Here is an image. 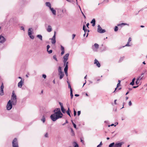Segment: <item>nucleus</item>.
I'll return each instance as SVG.
<instances>
[{
	"instance_id": "4be33fe9",
	"label": "nucleus",
	"mask_w": 147,
	"mask_h": 147,
	"mask_svg": "<svg viewBox=\"0 0 147 147\" xmlns=\"http://www.w3.org/2000/svg\"><path fill=\"white\" fill-rule=\"evenodd\" d=\"M61 112L59 108L55 109L54 111V112L55 113V112Z\"/></svg>"
},
{
	"instance_id": "9d476101",
	"label": "nucleus",
	"mask_w": 147,
	"mask_h": 147,
	"mask_svg": "<svg viewBox=\"0 0 147 147\" xmlns=\"http://www.w3.org/2000/svg\"><path fill=\"white\" fill-rule=\"evenodd\" d=\"M69 55V53H67L63 57V62H66L67 61L68 59V57Z\"/></svg>"
},
{
	"instance_id": "2eb2a0df",
	"label": "nucleus",
	"mask_w": 147,
	"mask_h": 147,
	"mask_svg": "<svg viewBox=\"0 0 147 147\" xmlns=\"http://www.w3.org/2000/svg\"><path fill=\"white\" fill-rule=\"evenodd\" d=\"M50 9L51 10L52 13L54 15H56V11L55 9H54L53 8L51 7Z\"/></svg>"
},
{
	"instance_id": "393cba45",
	"label": "nucleus",
	"mask_w": 147,
	"mask_h": 147,
	"mask_svg": "<svg viewBox=\"0 0 147 147\" xmlns=\"http://www.w3.org/2000/svg\"><path fill=\"white\" fill-rule=\"evenodd\" d=\"M58 72L59 73V74H60L61 73H63V72H62L61 71V67L59 66V67L58 69Z\"/></svg>"
},
{
	"instance_id": "58836bf2",
	"label": "nucleus",
	"mask_w": 147,
	"mask_h": 147,
	"mask_svg": "<svg viewBox=\"0 0 147 147\" xmlns=\"http://www.w3.org/2000/svg\"><path fill=\"white\" fill-rule=\"evenodd\" d=\"M68 68V67H67V66L65 67L64 69V72L66 71V72L67 71Z\"/></svg>"
},
{
	"instance_id": "338daca9",
	"label": "nucleus",
	"mask_w": 147,
	"mask_h": 147,
	"mask_svg": "<svg viewBox=\"0 0 147 147\" xmlns=\"http://www.w3.org/2000/svg\"><path fill=\"white\" fill-rule=\"evenodd\" d=\"M65 73L66 75L67 76L68 75L67 71L66 72L65 71Z\"/></svg>"
},
{
	"instance_id": "c85d7f7f",
	"label": "nucleus",
	"mask_w": 147,
	"mask_h": 147,
	"mask_svg": "<svg viewBox=\"0 0 147 147\" xmlns=\"http://www.w3.org/2000/svg\"><path fill=\"white\" fill-rule=\"evenodd\" d=\"M69 107H68V110L66 111V113H67V114L70 116L71 117V115L70 114V113L69 112Z\"/></svg>"
},
{
	"instance_id": "de8ad7c7",
	"label": "nucleus",
	"mask_w": 147,
	"mask_h": 147,
	"mask_svg": "<svg viewBox=\"0 0 147 147\" xmlns=\"http://www.w3.org/2000/svg\"><path fill=\"white\" fill-rule=\"evenodd\" d=\"M47 51H48L49 54H51L52 52V50H51L49 51L48 50Z\"/></svg>"
},
{
	"instance_id": "a19ab883",
	"label": "nucleus",
	"mask_w": 147,
	"mask_h": 147,
	"mask_svg": "<svg viewBox=\"0 0 147 147\" xmlns=\"http://www.w3.org/2000/svg\"><path fill=\"white\" fill-rule=\"evenodd\" d=\"M129 42H127V44L125 46L123 47H124L125 46H130L131 45H129Z\"/></svg>"
},
{
	"instance_id": "ea45409f",
	"label": "nucleus",
	"mask_w": 147,
	"mask_h": 147,
	"mask_svg": "<svg viewBox=\"0 0 147 147\" xmlns=\"http://www.w3.org/2000/svg\"><path fill=\"white\" fill-rule=\"evenodd\" d=\"M118 27L117 26H115L114 28V31L115 32L117 31L118 30Z\"/></svg>"
},
{
	"instance_id": "13d9d810",
	"label": "nucleus",
	"mask_w": 147,
	"mask_h": 147,
	"mask_svg": "<svg viewBox=\"0 0 147 147\" xmlns=\"http://www.w3.org/2000/svg\"><path fill=\"white\" fill-rule=\"evenodd\" d=\"M80 113H81V112H80V111H78V116H79L80 115Z\"/></svg>"
},
{
	"instance_id": "774afa93",
	"label": "nucleus",
	"mask_w": 147,
	"mask_h": 147,
	"mask_svg": "<svg viewBox=\"0 0 147 147\" xmlns=\"http://www.w3.org/2000/svg\"><path fill=\"white\" fill-rule=\"evenodd\" d=\"M120 85V83H118L117 85V87H118Z\"/></svg>"
},
{
	"instance_id": "603ef678",
	"label": "nucleus",
	"mask_w": 147,
	"mask_h": 147,
	"mask_svg": "<svg viewBox=\"0 0 147 147\" xmlns=\"http://www.w3.org/2000/svg\"><path fill=\"white\" fill-rule=\"evenodd\" d=\"M42 76L44 79H45L46 78V76L45 74H43Z\"/></svg>"
},
{
	"instance_id": "dca6fc26",
	"label": "nucleus",
	"mask_w": 147,
	"mask_h": 147,
	"mask_svg": "<svg viewBox=\"0 0 147 147\" xmlns=\"http://www.w3.org/2000/svg\"><path fill=\"white\" fill-rule=\"evenodd\" d=\"M52 28L51 26L49 25L48 28L47 29V31L48 32H50L52 31Z\"/></svg>"
},
{
	"instance_id": "2f4dec72",
	"label": "nucleus",
	"mask_w": 147,
	"mask_h": 147,
	"mask_svg": "<svg viewBox=\"0 0 147 147\" xmlns=\"http://www.w3.org/2000/svg\"><path fill=\"white\" fill-rule=\"evenodd\" d=\"M70 95L71 96V99H72L73 97V92L72 90H70Z\"/></svg>"
},
{
	"instance_id": "09e8293b",
	"label": "nucleus",
	"mask_w": 147,
	"mask_h": 147,
	"mask_svg": "<svg viewBox=\"0 0 147 147\" xmlns=\"http://www.w3.org/2000/svg\"><path fill=\"white\" fill-rule=\"evenodd\" d=\"M62 11V13H66V9H64Z\"/></svg>"
},
{
	"instance_id": "f03ea898",
	"label": "nucleus",
	"mask_w": 147,
	"mask_h": 147,
	"mask_svg": "<svg viewBox=\"0 0 147 147\" xmlns=\"http://www.w3.org/2000/svg\"><path fill=\"white\" fill-rule=\"evenodd\" d=\"M12 104L11 102V100H9L7 102L6 106V109L8 110H10L12 107Z\"/></svg>"
},
{
	"instance_id": "e2e57ef3",
	"label": "nucleus",
	"mask_w": 147,
	"mask_h": 147,
	"mask_svg": "<svg viewBox=\"0 0 147 147\" xmlns=\"http://www.w3.org/2000/svg\"><path fill=\"white\" fill-rule=\"evenodd\" d=\"M141 78V76H139V77L138 78H137V79H138V80H139L140 79V80H141V79H140V78Z\"/></svg>"
},
{
	"instance_id": "f3484780",
	"label": "nucleus",
	"mask_w": 147,
	"mask_h": 147,
	"mask_svg": "<svg viewBox=\"0 0 147 147\" xmlns=\"http://www.w3.org/2000/svg\"><path fill=\"white\" fill-rule=\"evenodd\" d=\"M85 27H86V26H85V25H84L83 26V29L84 31L85 32V33L84 34V36L86 35V33H85L86 32H89V31L88 30H87L86 29H85Z\"/></svg>"
},
{
	"instance_id": "aec40b11",
	"label": "nucleus",
	"mask_w": 147,
	"mask_h": 147,
	"mask_svg": "<svg viewBox=\"0 0 147 147\" xmlns=\"http://www.w3.org/2000/svg\"><path fill=\"white\" fill-rule=\"evenodd\" d=\"M46 5L47 6L49 7V9H50L51 8V4L50 2H46Z\"/></svg>"
},
{
	"instance_id": "680f3d73",
	"label": "nucleus",
	"mask_w": 147,
	"mask_h": 147,
	"mask_svg": "<svg viewBox=\"0 0 147 147\" xmlns=\"http://www.w3.org/2000/svg\"><path fill=\"white\" fill-rule=\"evenodd\" d=\"M89 23H87L86 24V26L88 28H88V26L89 25Z\"/></svg>"
},
{
	"instance_id": "412c9836",
	"label": "nucleus",
	"mask_w": 147,
	"mask_h": 147,
	"mask_svg": "<svg viewBox=\"0 0 147 147\" xmlns=\"http://www.w3.org/2000/svg\"><path fill=\"white\" fill-rule=\"evenodd\" d=\"M59 75L60 76V79H62L64 76V74L63 73L59 74Z\"/></svg>"
},
{
	"instance_id": "20e7f679",
	"label": "nucleus",
	"mask_w": 147,
	"mask_h": 147,
	"mask_svg": "<svg viewBox=\"0 0 147 147\" xmlns=\"http://www.w3.org/2000/svg\"><path fill=\"white\" fill-rule=\"evenodd\" d=\"M32 28H29L28 30V34L30 38L32 39H33L34 38V36L32 34Z\"/></svg>"
},
{
	"instance_id": "6e6d98bb",
	"label": "nucleus",
	"mask_w": 147,
	"mask_h": 147,
	"mask_svg": "<svg viewBox=\"0 0 147 147\" xmlns=\"http://www.w3.org/2000/svg\"><path fill=\"white\" fill-rule=\"evenodd\" d=\"M75 36H76V35H75V34H72V39H73V40L74 39V37H75Z\"/></svg>"
},
{
	"instance_id": "4d7b16f0",
	"label": "nucleus",
	"mask_w": 147,
	"mask_h": 147,
	"mask_svg": "<svg viewBox=\"0 0 147 147\" xmlns=\"http://www.w3.org/2000/svg\"><path fill=\"white\" fill-rule=\"evenodd\" d=\"M132 105V103L131 101H130L129 102V105L131 106Z\"/></svg>"
},
{
	"instance_id": "f8f14e48",
	"label": "nucleus",
	"mask_w": 147,
	"mask_h": 147,
	"mask_svg": "<svg viewBox=\"0 0 147 147\" xmlns=\"http://www.w3.org/2000/svg\"><path fill=\"white\" fill-rule=\"evenodd\" d=\"M94 64H96V66L98 67H100V63L96 59L94 60Z\"/></svg>"
},
{
	"instance_id": "bb28decb",
	"label": "nucleus",
	"mask_w": 147,
	"mask_h": 147,
	"mask_svg": "<svg viewBox=\"0 0 147 147\" xmlns=\"http://www.w3.org/2000/svg\"><path fill=\"white\" fill-rule=\"evenodd\" d=\"M67 82L68 84V88L70 89V90H72V88L70 85V83L68 81H67Z\"/></svg>"
},
{
	"instance_id": "052dcab7",
	"label": "nucleus",
	"mask_w": 147,
	"mask_h": 147,
	"mask_svg": "<svg viewBox=\"0 0 147 147\" xmlns=\"http://www.w3.org/2000/svg\"><path fill=\"white\" fill-rule=\"evenodd\" d=\"M21 29L22 30H23L24 31V28L23 27H21Z\"/></svg>"
},
{
	"instance_id": "f704fd0d",
	"label": "nucleus",
	"mask_w": 147,
	"mask_h": 147,
	"mask_svg": "<svg viewBox=\"0 0 147 147\" xmlns=\"http://www.w3.org/2000/svg\"><path fill=\"white\" fill-rule=\"evenodd\" d=\"M64 65H65V66H67L68 67V62L66 61V62H63Z\"/></svg>"
},
{
	"instance_id": "69168bd1",
	"label": "nucleus",
	"mask_w": 147,
	"mask_h": 147,
	"mask_svg": "<svg viewBox=\"0 0 147 147\" xmlns=\"http://www.w3.org/2000/svg\"><path fill=\"white\" fill-rule=\"evenodd\" d=\"M138 86H134L133 87V88H137V87H138Z\"/></svg>"
},
{
	"instance_id": "ddd939ff",
	"label": "nucleus",
	"mask_w": 147,
	"mask_h": 147,
	"mask_svg": "<svg viewBox=\"0 0 147 147\" xmlns=\"http://www.w3.org/2000/svg\"><path fill=\"white\" fill-rule=\"evenodd\" d=\"M24 82V80H21L20 82H19L18 84V87L20 88H21L22 85L23 84Z\"/></svg>"
},
{
	"instance_id": "c756f323",
	"label": "nucleus",
	"mask_w": 147,
	"mask_h": 147,
	"mask_svg": "<svg viewBox=\"0 0 147 147\" xmlns=\"http://www.w3.org/2000/svg\"><path fill=\"white\" fill-rule=\"evenodd\" d=\"M70 129L71 130V136H74L75 135V133L73 129L72 128H71Z\"/></svg>"
},
{
	"instance_id": "72a5a7b5",
	"label": "nucleus",
	"mask_w": 147,
	"mask_h": 147,
	"mask_svg": "<svg viewBox=\"0 0 147 147\" xmlns=\"http://www.w3.org/2000/svg\"><path fill=\"white\" fill-rule=\"evenodd\" d=\"M115 145V143L114 142H113L109 144V147H114V146Z\"/></svg>"
},
{
	"instance_id": "cd10ccee",
	"label": "nucleus",
	"mask_w": 147,
	"mask_h": 147,
	"mask_svg": "<svg viewBox=\"0 0 147 147\" xmlns=\"http://www.w3.org/2000/svg\"><path fill=\"white\" fill-rule=\"evenodd\" d=\"M127 25L128 26H129V24H127L126 23H121V24H118L117 26H121V25L124 26V25Z\"/></svg>"
},
{
	"instance_id": "c03bdc74",
	"label": "nucleus",
	"mask_w": 147,
	"mask_h": 147,
	"mask_svg": "<svg viewBox=\"0 0 147 147\" xmlns=\"http://www.w3.org/2000/svg\"><path fill=\"white\" fill-rule=\"evenodd\" d=\"M74 147H79L78 145L77 144V143L75 142L74 143Z\"/></svg>"
},
{
	"instance_id": "7ed1b4c3",
	"label": "nucleus",
	"mask_w": 147,
	"mask_h": 147,
	"mask_svg": "<svg viewBox=\"0 0 147 147\" xmlns=\"http://www.w3.org/2000/svg\"><path fill=\"white\" fill-rule=\"evenodd\" d=\"M12 147H19L17 139L15 138L12 141Z\"/></svg>"
},
{
	"instance_id": "c9c22d12",
	"label": "nucleus",
	"mask_w": 147,
	"mask_h": 147,
	"mask_svg": "<svg viewBox=\"0 0 147 147\" xmlns=\"http://www.w3.org/2000/svg\"><path fill=\"white\" fill-rule=\"evenodd\" d=\"M44 136L45 138H48L49 137V134L48 133H46L44 135Z\"/></svg>"
},
{
	"instance_id": "6e6552de",
	"label": "nucleus",
	"mask_w": 147,
	"mask_h": 147,
	"mask_svg": "<svg viewBox=\"0 0 147 147\" xmlns=\"http://www.w3.org/2000/svg\"><path fill=\"white\" fill-rule=\"evenodd\" d=\"M55 33L56 32L55 31L54 32V34L53 37L52 38L50 39L51 40V43L53 44H55L56 42L55 40Z\"/></svg>"
},
{
	"instance_id": "1a4fd4ad",
	"label": "nucleus",
	"mask_w": 147,
	"mask_h": 147,
	"mask_svg": "<svg viewBox=\"0 0 147 147\" xmlns=\"http://www.w3.org/2000/svg\"><path fill=\"white\" fill-rule=\"evenodd\" d=\"M6 39L3 36L0 35V42L2 44L4 43L6 41Z\"/></svg>"
},
{
	"instance_id": "49530a36",
	"label": "nucleus",
	"mask_w": 147,
	"mask_h": 147,
	"mask_svg": "<svg viewBox=\"0 0 147 147\" xmlns=\"http://www.w3.org/2000/svg\"><path fill=\"white\" fill-rule=\"evenodd\" d=\"M59 104L60 105V106H61V107H63V104L61 103V102H59Z\"/></svg>"
},
{
	"instance_id": "37998d69",
	"label": "nucleus",
	"mask_w": 147,
	"mask_h": 147,
	"mask_svg": "<svg viewBox=\"0 0 147 147\" xmlns=\"http://www.w3.org/2000/svg\"><path fill=\"white\" fill-rule=\"evenodd\" d=\"M72 123L74 127L76 129V125L72 121Z\"/></svg>"
},
{
	"instance_id": "6ab92c4d",
	"label": "nucleus",
	"mask_w": 147,
	"mask_h": 147,
	"mask_svg": "<svg viewBox=\"0 0 147 147\" xmlns=\"http://www.w3.org/2000/svg\"><path fill=\"white\" fill-rule=\"evenodd\" d=\"M17 99L15 100H11V102L13 105H16L17 103Z\"/></svg>"
},
{
	"instance_id": "bf43d9fd",
	"label": "nucleus",
	"mask_w": 147,
	"mask_h": 147,
	"mask_svg": "<svg viewBox=\"0 0 147 147\" xmlns=\"http://www.w3.org/2000/svg\"><path fill=\"white\" fill-rule=\"evenodd\" d=\"M144 73H142L141 74V76H142V78H141L140 79H142V78L143 77V75H144Z\"/></svg>"
},
{
	"instance_id": "f257e3e1",
	"label": "nucleus",
	"mask_w": 147,
	"mask_h": 147,
	"mask_svg": "<svg viewBox=\"0 0 147 147\" xmlns=\"http://www.w3.org/2000/svg\"><path fill=\"white\" fill-rule=\"evenodd\" d=\"M63 115V114L61 112H55L51 115L50 118L53 121H55L57 119L62 118Z\"/></svg>"
},
{
	"instance_id": "79ce46f5",
	"label": "nucleus",
	"mask_w": 147,
	"mask_h": 147,
	"mask_svg": "<svg viewBox=\"0 0 147 147\" xmlns=\"http://www.w3.org/2000/svg\"><path fill=\"white\" fill-rule=\"evenodd\" d=\"M79 7H80V8L81 10V12H82V15L83 16H84V18H86V16H85V15H84V13H83L82 11H81V8L80 6H79Z\"/></svg>"
},
{
	"instance_id": "a878e982",
	"label": "nucleus",
	"mask_w": 147,
	"mask_h": 147,
	"mask_svg": "<svg viewBox=\"0 0 147 147\" xmlns=\"http://www.w3.org/2000/svg\"><path fill=\"white\" fill-rule=\"evenodd\" d=\"M41 121H42V122L44 123L45 121V117L44 115H43L42 118L41 119Z\"/></svg>"
},
{
	"instance_id": "8fccbe9b",
	"label": "nucleus",
	"mask_w": 147,
	"mask_h": 147,
	"mask_svg": "<svg viewBox=\"0 0 147 147\" xmlns=\"http://www.w3.org/2000/svg\"><path fill=\"white\" fill-rule=\"evenodd\" d=\"M68 123V121L67 120H66V121H65V122L64 123H63L62 124V125H64L66 123Z\"/></svg>"
},
{
	"instance_id": "a18cd8bd",
	"label": "nucleus",
	"mask_w": 147,
	"mask_h": 147,
	"mask_svg": "<svg viewBox=\"0 0 147 147\" xmlns=\"http://www.w3.org/2000/svg\"><path fill=\"white\" fill-rule=\"evenodd\" d=\"M138 81L139 80H138V79H136V84H139V82Z\"/></svg>"
},
{
	"instance_id": "5701e85b",
	"label": "nucleus",
	"mask_w": 147,
	"mask_h": 147,
	"mask_svg": "<svg viewBox=\"0 0 147 147\" xmlns=\"http://www.w3.org/2000/svg\"><path fill=\"white\" fill-rule=\"evenodd\" d=\"M135 80V78H134L132 81V82L130 83V85H131L132 86H133L134 84V81Z\"/></svg>"
},
{
	"instance_id": "0e129e2a",
	"label": "nucleus",
	"mask_w": 147,
	"mask_h": 147,
	"mask_svg": "<svg viewBox=\"0 0 147 147\" xmlns=\"http://www.w3.org/2000/svg\"><path fill=\"white\" fill-rule=\"evenodd\" d=\"M113 125H114V124H112L111 125H108V127H109L110 126H113Z\"/></svg>"
},
{
	"instance_id": "9b49d317",
	"label": "nucleus",
	"mask_w": 147,
	"mask_h": 147,
	"mask_svg": "<svg viewBox=\"0 0 147 147\" xmlns=\"http://www.w3.org/2000/svg\"><path fill=\"white\" fill-rule=\"evenodd\" d=\"M123 144V142H122L116 143L115 144L114 147H121V146Z\"/></svg>"
},
{
	"instance_id": "423d86ee",
	"label": "nucleus",
	"mask_w": 147,
	"mask_h": 147,
	"mask_svg": "<svg viewBox=\"0 0 147 147\" xmlns=\"http://www.w3.org/2000/svg\"><path fill=\"white\" fill-rule=\"evenodd\" d=\"M4 88L3 84V83H2L0 88V95L1 96H2L4 94L3 92Z\"/></svg>"
},
{
	"instance_id": "7c9ffc66",
	"label": "nucleus",
	"mask_w": 147,
	"mask_h": 147,
	"mask_svg": "<svg viewBox=\"0 0 147 147\" xmlns=\"http://www.w3.org/2000/svg\"><path fill=\"white\" fill-rule=\"evenodd\" d=\"M61 110L63 113H65V111L63 107L61 108Z\"/></svg>"
},
{
	"instance_id": "e433bc0d",
	"label": "nucleus",
	"mask_w": 147,
	"mask_h": 147,
	"mask_svg": "<svg viewBox=\"0 0 147 147\" xmlns=\"http://www.w3.org/2000/svg\"><path fill=\"white\" fill-rule=\"evenodd\" d=\"M124 58V56H123V57H121L120 58V59L119 60V62H121L123 59Z\"/></svg>"
},
{
	"instance_id": "864d4df0",
	"label": "nucleus",
	"mask_w": 147,
	"mask_h": 147,
	"mask_svg": "<svg viewBox=\"0 0 147 147\" xmlns=\"http://www.w3.org/2000/svg\"><path fill=\"white\" fill-rule=\"evenodd\" d=\"M76 114V112L75 111V109H74V115L75 116Z\"/></svg>"
},
{
	"instance_id": "473e14b6",
	"label": "nucleus",
	"mask_w": 147,
	"mask_h": 147,
	"mask_svg": "<svg viewBox=\"0 0 147 147\" xmlns=\"http://www.w3.org/2000/svg\"><path fill=\"white\" fill-rule=\"evenodd\" d=\"M94 46L96 49H98L99 47V45L96 43H95L94 44Z\"/></svg>"
},
{
	"instance_id": "5fc2aeb1",
	"label": "nucleus",
	"mask_w": 147,
	"mask_h": 147,
	"mask_svg": "<svg viewBox=\"0 0 147 147\" xmlns=\"http://www.w3.org/2000/svg\"><path fill=\"white\" fill-rule=\"evenodd\" d=\"M131 37H129V38L128 40V42H130V41H131Z\"/></svg>"
},
{
	"instance_id": "0eeeda50",
	"label": "nucleus",
	"mask_w": 147,
	"mask_h": 147,
	"mask_svg": "<svg viewBox=\"0 0 147 147\" xmlns=\"http://www.w3.org/2000/svg\"><path fill=\"white\" fill-rule=\"evenodd\" d=\"M17 99L16 95L15 93V92L13 91L12 92V95L11 96V101L13 100H15Z\"/></svg>"
},
{
	"instance_id": "a211bd4d",
	"label": "nucleus",
	"mask_w": 147,
	"mask_h": 147,
	"mask_svg": "<svg viewBox=\"0 0 147 147\" xmlns=\"http://www.w3.org/2000/svg\"><path fill=\"white\" fill-rule=\"evenodd\" d=\"M95 20L94 19H93L91 22V23L92 24V26H94L95 25Z\"/></svg>"
},
{
	"instance_id": "4c0bfd02",
	"label": "nucleus",
	"mask_w": 147,
	"mask_h": 147,
	"mask_svg": "<svg viewBox=\"0 0 147 147\" xmlns=\"http://www.w3.org/2000/svg\"><path fill=\"white\" fill-rule=\"evenodd\" d=\"M53 59H54L55 60H56L57 61H58V60L56 58V56L55 55H54L53 56Z\"/></svg>"
},
{
	"instance_id": "b1692460",
	"label": "nucleus",
	"mask_w": 147,
	"mask_h": 147,
	"mask_svg": "<svg viewBox=\"0 0 147 147\" xmlns=\"http://www.w3.org/2000/svg\"><path fill=\"white\" fill-rule=\"evenodd\" d=\"M37 37L40 40H42V36L40 34H38L37 35Z\"/></svg>"
},
{
	"instance_id": "4468645a",
	"label": "nucleus",
	"mask_w": 147,
	"mask_h": 147,
	"mask_svg": "<svg viewBox=\"0 0 147 147\" xmlns=\"http://www.w3.org/2000/svg\"><path fill=\"white\" fill-rule=\"evenodd\" d=\"M61 55H63L65 52V50H64V47L62 46V45H61Z\"/></svg>"
},
{
	"instance_id": "3c124183",
	"label": "nucleus",
	"mask_w": 147,
	"mask_h": 147,
	"mask_svg": "<svg viewBox=\"0 0 147 147\" xmlns=\"http://www.w3.org/2000/svg\"><path fill=\"white\" fill-rule=\"evenodd\" d=\"M50 47V46L49 45H48L47 46V51L49 49Z\"/></svg>"
},
{
	"instance_id": "39448f33",
	"label": "nucleus",
	"mask_w": 147,
	"mask_h": 147,
	"mask_svg": "<svg viewBox=\"0 0 147 147\" xmlns=\"http://www.w3.org/2000/svg\"><path fill=\"white\" fill-rule=\"evenodd\" d=\"M98 32L100 33H103L105 32V30L104 29H102L99 25L98 26L97 29Z\"/></svg>"
}]
</instances>
